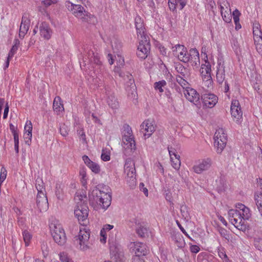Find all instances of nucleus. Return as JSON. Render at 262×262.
<instances>
[{"instance_id":"nucleus-1","label":"nucleus","mask_w":262,"mask_h":262,"mask_svg":"<svg viewBox=\"0 0 262 262\" xmlns=\"http://www.w3.org/2000/svg\"><path fill=\"white\" fill-rule=\"evenodd\" d=\"M108 190V187H103V190L98 188L93 189L89 194L90 203L92 205L96 203L102 209L106 210L110 206L112 200V196Z\"/></svg>"},{"instance_id":"nucleus-2","label":"nucleus","mask_w":262,"mask_h":262,"mask_svg":"<svg viewBox=\"0 0 262 262\" xmlns=\"http://www.w3.org/2000/svg\"><path fill=\"white\" fill-rule=\"evenodd\" d=\"M122 141L124 144L123 153L126 156L131 155L136 149V143L129 125L124 126Z\"/></svg>"},{"instance_id":"nucleus-3","label":"nucleus","mask_w":262,"mask_h":262,"mask_svg":"<svg viewBox=\"0 0 262 262\" xmlns=\"http://www.w3.org/2000/svg\"><path fill=\"white\" fill-rule=\"evenodd\" d=\"M108 245L111 258L113 262H124L125 260L124 252L116 240V236L109 235Z\"/></svg>"},{"instance_id":"nucleus-4","label":"nucleus","mask_w":262,"mask_h":262,"mask_svg":"<svg viewBox=\"0 0 262 262\" xmlns=\"http://www.w3.org/2000/svg\"><path fill=\"white\" fill-rule=\"evenodd\" d=\"M49 227L51 234L55 242L60 246L64 245L67 241V236L59 222L56 220L52 221Z\"/></svg>"},{"instance_id":"nucleus-5","label":"nucleus","mask_w":262,"mask_h":262,"mask_svg":"<svg viewBox=\"0 0 262 262\" xmlns=\"http://www.w3.org/2000/svg\"><path fill=\"white\" fill-rule=\"evenodd\" d=\"M90 232L85 228L80 229L78 235L75 237L79 245V249L83 251L89 250L91 248L92 244L90 242Z\"/></svg>"},{"instance_id":"nucleus-6","label":"nucleus","mask_w":262,"mask_h":262,"mask_svg":"<svg viewBox=\"0 0 262 262\" xmlns=\"http://www.w3.org/2000/svg\"><path fill=\"white\" fill-rule=\"evenodd\" d=\"M124 172L126 174V181L130 187H134L136 184V169L135 163L130 158L126 160L124 165Z\"/></svg>"},{"instance_id":"nucleus-7","label":"nucleus","mask_w":262,"mask_h":262,"mask_svg":"<svg viewBox=\"0 0 262 262\" xmlns=\"http://www.w3.org/2000/svg\"><path fill=\"white\" fill-rule=\"evenodd\" d=\"M229 220L232 224L239 230H245L246 226L238 209H231L228 211Z\"/></svg>"},{"instance_id":"nucleus-8","label":"nucleus","mask_w":262,"mask_h":262,"mask_svg":"<svg viewBox=\"0 0 262 262\" xmlns=\"http://www.w3.org/2000/svg\"><path fill=\"white\" fill-rule=\"evenodd\" d=\"M139 45L138 46L137 50V56L142 59H145L149 53L150 49V44L148 37L144 38H139Z\"/></svg>"},{"instance_id":"nucleus-9","label":"nucleus","mask_w":262,"mask_h":262,"mask_svg":"<svg viewBox=\"0 0 262 262\" xmlns=\"http://www.w3.org/2000/svg\"><path fill=\"white\" fill-rule=\"evenodd\" d=\"M230 112L233 120L237 123H241L243 120V112L238 100H232Z\"/></svg>"},{"instance_id":"nucleus-10","label":"nucleus","mask_w":262,"mask_h":262,"mask_svg":"<svg viewBox=\"0 0 262 262\" xmlns=\"http://www.w3.org/2000/svg\"><path fill=\"white\" fill-rule=\"evenodd\" d=\"M212 160L210 158H206L199 161L193 166L194 172L198 174L202 173L203 171L208 170L212 165Z\"/></svg>"},{"instance_id":"nucleus-11","label":"nucleus","mask_w":262,"mask_h":262,"mask_svg":"<svg viewBox=\"0 0 262 262\" xmlns=\"http://www.w3.org/2000/svg\"><path fill=\"white\" fill-rule=\"evenodd\" d=\"M65 5L67 9L78 18H82L84 17L86 11L82 6L74 4L69 1H67Z\"/></svg>"},{"instance_id":"nucleus-12","label":"nucleus","mask_w":262,"mask_h":262,"mask_svg":"<svg viewBox=\"0 0 262 262\" xmlns=\"http://www.w3.org/2000/svg\"><path fill=\"white\" fill-rule=\"evenodd\" d=\"M205 91V93L202 94L201 99L204 106L208 108H212L217 103L218 98L214 95Z\"/></svg>"},{"instance_id":"nucleus-13","label":"nucleus","mask_w":262,"mask_h":262,"mask_svg":"<svg viewBox=\"0 0 262 262\" xmlns=\"http://www.w3.org/2000/svg\"><path fill=\"white\" fill-rule=\"evenodd\" d=\"M88 212L89 208L86 204L77 205V207L74 211V214L81 224H82L81 222H84L87 220Z\"/></svg>"},{"instance_id":"nucleus-14","label":"nucleus","mask_w":262,"mask_h":262,"mask_svg":"<svg viewBox=\"0 0 262 262\" xmlns=\"http://www.w3.org/2000/svg\"><path fill=\"white\" fill-rule=\"evenodd\" d=\"M186 99L195 105H200V96L197 91L192 88H188L184 93Z\"/></svg>"},{"instance_id":"nucleus-15","label":"nucleus","mask_w":262,"mask_h":262,"mask_svg":"<svg viewBox=\"0 0 262 262\" xmlns=\"http://www.w3.org/2000/svg\"><path fill=\"white\" fill-rule=\"evenodd\" d=\"M188 60L187 62H189L190 64L193 68H197L200 64V60L199 53L196 49H191L189 51V54L187 55Z\"/></svg>"},{"instance_id":"nucleus-16","label":"nucleus","mask_w":262,"mask_h":262,"mask_svg":"<svg viewBox=\"0 0 262 262\" xmlns=\"http://www.w3.org/2000/svg\"><path fill=\"white\" fill-rule=\"evenodd\" d=\"M125 80H127L126 83V90L128 92V96L131 98H135L137 94L136 92V85L134 80L131 74L127 73L124 78Z\"/></svg>"},{"instance_id":"nucleus-17","label":"nucleus","mask_w":262,"mask_h":262,"mask_svg":"<svg viewBox=\"0 0 262 262\" xmlns=\"http://www.w3.org/2000/svg\"><path fill=\"white\" fill-rule=\"evenodd\" d=\"M36 205L40 212L47 210L49 204L46 193H41L37 194Z\"/></svg>"},{"instance_id":"nucleus-18","label":"nucleus","mask_w":262,"mask_h":262,"mask_svg":"<svg viewBox=\"0 0 262 262\" xmlns=\"http://www.w3.org/2000/svg\"><path fill=\"white\" fill-rule=\"evenodd\" d=\"M141 129L145 137L149 138L155 130V127L152 122L149 120L144 121L141 125Z\"/></svg>"},{"instance_id":"nucleus-19","label":"nucleus","mask_w":262,"mask_h":262,"mask_svg":"<svg viewBox=\"0 0 262 262\" xmlns=\"http://www.w3.org/2000/svg\"><path fill=\"white\" fill-rule=\"evenodd\" d=\"M135 26L138 38L148 37L145 33V28L143 20L139 16H137L135 18Z\"/></svg>"},{"instance_id":"nucleus-20","label":"nucleus","mask_w":262,"mask_h":262,"mask_svg":"<svg viewBox=\"0 0 262 262\" xmlns=\"http://www.w3.org/2000/svg\"><path fill=\"white\" fill-rule=\"evenodd\" d=\"M39 33L40 36L45 39L49 40L51 38L52 31L48 23L42 22L40 24Z\"/></svg>"},{"instance_id":"nucleus-21","label":"nucleus","mask_w":262,"mask_h":262,"mask_svg":"<svg viewBox=\"0 0 262 262\" xmlns=\"http://www.w3.org/2000/svg\"><path fill=\"white\" fill-rule=\"evenodd\" d=\"M133 250L135 252V256L141 257L145 255L147 253L146 246L141 242H134Z\"/></svg>"},{"instance_id":"nucleus-22","label":"nucleus","mask_w":262,"mask_h":262,"mask_svg":"<svg viewBox=\"0 0 262 262\" xmlns=\"http://www.w3.org/2000/svg\"><path fill=\"white\" fill-rule=\"evenodd\" d=\"M236 207L242 214V217L245 223V221L248 220L251 216L250 209L242 203L237 204Z\"/></svg>"},{"instance_id":"nucleus-23","label":"nucleus","mask_w":262,"mask_h":262,"mask_svg":"<svg viewBox=\"0 0 262 262\" xmlns=\"http://www.w3.org/2000/svg\"><path fill=\"white\" fill-rule=\"evenodd\" d=\"M24 138L26 144L30 145L31 143V139L32 137V124L31 121H27L26 123L25 127Z\"/></svg>"},{"instance_id":"nucleus-24","label":"nucleus","mask_w":262,"mask_h":262,"mask_svg":"<svg viewBox=\"0 0 262 262\" xmlns=\"http://www.w3.org/2000/svg\"><path fill=\"white\" fill-rule=\"evenodd\" d=\"M84 58L85 60H88L90 62L94 63L97 66L100 65L101 63L98 54L97 53L95 54L94 52L91 50L88 51ZM84 61H86V60H84Z\"/></svg>"},{"instance_id":"nucleus-25","label":"nucleus","mask_w":262,"mask_h":262,"mask_svg":"<svg viewBox=\"0 0 262 262\" xmlns=\"http://www.w3.org/2000/svg\"><path fill=\"white\" fill-rule=\"evenodd\" d=\"M30 26V21L27 18H22L21 23L20 25L19 36L23 38L27 33Z\"/></svg>"},{"instance_id":"nucleus-26","label":"nucleus","mask_w":262,"mask_h":262,"mask_svg":"<svg viewBox=\"0 0 262 262\" xmlns=\"http://www.w3.org/2000/svg\"><path fill=\"white\" fill-rule=\"evenodd\" d=\"M202 88L205 91H209L213 87V80L210 75H206L203 76L202 78Z\"/></svg>"},{"instance_id":"nucleus-27","label":"nucleus","mask_w":262,"mask_h":262,"mask_svg":"<svg viewBox=\"0 0 262 262\" xmlns=\"http://www.w3.org/2000/svg\"><path fill=\"white\" fill-rule=\"evenodd\" d=\"M214 140L221 141L223 142L222 143L223 145H224L223 144H225V143H227V136L223 128H220L216 130L214 136Z\"/></svg>"},{"instance_id":"nucleus-28","label":"nucleus","mask_w":262,"mask_h":262,"mask_svg":"<svg viewBox=\"0 0 262 262\" xmlns=\"http://www.w3.org/2000/svg\"><path fill=\"white\" fill-rule=\"evenodd\" d=\"M83 16L82 18H80L83 22H86L92 25H95L97 23L96 17L87 11H85Z\"/></svg>"},{"instance_id":"nucleus-29","label":"nucleus","mask_w":262,"mask_h":262,"mask_svg":"<svg viewBox=\"0 0 262 262\" xmlns=\"http://www.w3.org/2000/svg\"><path fill=\"white\" fill-rule=\"evenodd\" d=\"M219 68L216 72V80L220 84L223 83L225 78V73L224 67L221 64H219Z\"/></svg>"},{"instance_id":"nucleus-30","label":"nucleus","mask_w":262,"mask_h":262,"mask_svg":"<svg viewBox=\"0 0 262 262\" xmlns=\"http://www.w3.org/2000/svg\"><path fill=\"white\" fill-rule=\"evenodd\" d=\"M136 228V232L140 237H145L148 233V230L144 223H138Z\"/></svg>"},{"instance_id":"nucleus-31","label":"nucleus","mask_w":262,"mask_h":262,"mask_svg":"<svg viewBox=\"0 0 262 262\" xmlns=\"http://www.w3.org/2000/svg\"><path fill=\"white\" fill-rule=\"evenodd\" d=\"M211 64L207 61H205V64H202L200 69V73L202 78L203 76L211 74Z\"/></svg>"},{"instance_id":"nucleus-32","label":"nucleus","mask_w":262,"mask_h":262,"mask_svg":"<svg viewBox=\"0 0 262 262\" xmlns=\"http://www.w3.org/2000/svg\"><path fill=\"white\" fill-rule=\"evenodd\" d=\"M36 188L37 190V194L41 193H46L45 185L42 180L40 178H37L36 180Z\"/></svg>"},{"instance_id":"nucleus-33","label":"nucleus","mask_w":262,"mask_h":262,"mask_svg":"<svg viewBox=\"0 0 262 262\" xmlns=\"http://www.w3.org/2000/svg\"><path fill=\"white\" fill-rule=\"evenodd\" d=\"M107 103L113 109H117L119 107V103L115 96L113 94L108 96Z\"/></svg>"},{"instance_id":"nucleus-34","label":"nucleus","mask_w":262,"mask_h":262,"mask_svg":"<svg viewBox=\"0 0 262 262\" xmlns=\"http://www.w3.org/2000/svg\"><path fill=\"white\" fill-rule=\"evenodd\" d=\"M253 39L256 51L262 55V36L254 37Z\"/></svg>"},{"instance_id":"nucleus-35","label":"nucleus","mask_w":262,"mask_h":262,"mask_svg":"<svg viewBox=\"0 0 262 262\" xmlns=\"http://www.w3.org/2000/svg\"><path fill=\"white\" fill-rule=\"evenodd\" d=\"M57 99L60 100L59 97H57L54 99L53 105V108L55 112H56L57 114L60 113V112H62L64 110L63 104H62L60 102H58Z\"/></svg>"},{"instance_id":"nucleus-36","label":"nucleus","mask_w":262,"mask_h":262,"mask_svg":"<svg viewBox=\"0 0 262 262\" xmlns=\"http://www.w3.org/2000/svg\"><path fill=\"white\" fill-rule=\"evenodd\" d=\"M75 200L76 202L77 205H83L86 204L87 197L85 194H77L75 196Z\"/></svg>"},{"instance_id":"nucleus-37","label":"nucleus","mask_w":262,"mask_h":262,"mask_svg":"<svg viewBox=\"0 0 262 262\" xmlns=\"http://www.w3.org/2000/svg\"><path fill=\"white\" fill-rule=\"evenodd\" d=\"M254 200L257 209L262 216V195L258 193L255 194L254 195Z\"/></svg>"},{"instance_id":"nucleus-38","label":"nucleus","mask_w":262,"mask_h":262,"mask_svg":"<svg viewBox=\"0 0 262 262\" xmlns=\"http://www.w3.org/2000/svg\"><path fill=\"white\" fill-rule=\"evenodd\" d=\"M167 84L165 80H162L154 83V88L156 90L159 91V93H162L164 92L163 88Z\"/></svg>"},{"instance_id":"nucleus-39","label":"nucleus","mask_w":262,"mask_h":262,"mask_svg":"<svg viewBox=\"0 0 262 262\" xmlns=\"http://www.w3.org/2000/svg\"><path fill=\"white\" fill-rule=\"evenodd\" d=\"M180 158V156L176 157L171 156V158H170L171 165L172 167L176 170H179L181 166V161Z\"/></svg>"},{"instance_id":"nucleus-40","label":"nucleus","mask_w":262,"mask_h":262,"mask_svg":"<svg viewBox=\"0 0 262 262\" xmlns=\"http://www.w3.org/2000/svg\"><path fill=\"white\" fill-rule=\"evenodd\" d=\"M185 48L183 45H176L174 47L172 48V51L174 56H177L178 58L180 56L183 50Z\"/></svg>"},{"instance_id":"nucleus-41","label":"nucleus","mask_w":262,"mask_h":262,"mask_svg":"<svg viewBox=\"0 0 262 262\" xmlns=\"http://www.w3.org/2000/svg\"><path fill=\"white\" fill-rule=\"evenodd\" d=\"M23 236L26 246H28L32 238V234L27 230H25L23 232Z\"/></svg>"},{"instance_id":"nucleus-42","label":"nucleus","mask_w":262,"mask_h":262,"mask_svg":"<svg viewBox=\"0 0 262 262\" xmlns=\"http://www.w3.org/2000/svg\"><path fill=\"white\" fill-rule=\"evenodd\" d=\"M223 20L227 23H229L231 21L232 15L231 9L229 11L225 10L224 12H221Z\"/></svg>"},{"instance_id":"nucleus-43","label":"nucleus","mask_w":262,"mask_h":262,"mask_svg":"<svg viewBox=\"0 0 262 262\" xmlns=\"http://www.w3.org/2000/svg\"><path fill=\"white\" fill-rule=\"evenodd\" d=\"M180 211L183 218L188 220L190 217V215L187 206L185 205H182L181 206Z\"/></svg>"},{"instance_id":"nucleus-44","label":"nucleus","mask_w":262,"mask_h":262,"mask_svg":"<svg viewBox=\"0 0 262 262\" xmlns=\"http://www.w3.org/2000/svg\"><path fill=\"white\" fill-rule=\"evenodd\" d=\"M253 37L262 36V32L260 29V25L258 23H255L253 25Z\"/></svg>"},{"instance_id":"nucleus-45","label":"nucleus","mask_w":262,"mask_h":262,"mask_svg":"<svg viewBox=\"0 0 262 262\" xmlns=\"http://www.w3.org/2000/svg\"><path fill=\"white\" fill-rule=\"evenodd\" d=\"M222 143L223 142L219 140H214V144L215 148H216V151L217 153H221L226 145L227 143L223 144L224 145H222Z\"/></svg>"},{"instance_id":"nucleus-46","label":"nucleus","mask_w":262,"mask_h":262,"mask_svg":"<svg viewBox=\"0 0 262 262\" xmlns=\"http://www.w3.org/2000/svg\"><path fill=\"white\" fill-rule=\"evenodd\" d=\"M69 127L65 124H62L60 125L59 132L63 137H67L69 134Z\"/></svg>"},{"instance_id":"nucleus-47","label":"nucleus","mask_w":262,"mask_h":262,"mask_svg":"<svg viewBox=\"0 0 262 262\" xmlns=\"http://www.w3.org/2000/svg\"><path fill=\"white\" fill-rule=\"evenodd\" d=\"M188 54L189 52H187V49L185 47V48L183 50L180 56H179V59L182 62L186 63L187 62V60H188V59H187L188 56L187 55H188Z\"/></svg>"},{"instance_id":"nucleus-48","label":"nucleus","mask_w":262,"mask_h":262,"mask_svg":"<svg viewBox=\"0 0 262 262\" xmlns=\"http://www.w3.org/2000/svg\"><path fill=\"white\" fill-rule=\"evenodd\" d=\"M60 260L61 262H74L66 252H61L59 254Z\"/></svg>"},{"instance_id":"nucleus-49","label":"nucleus","mask_w":262,"mask_h":262,"mask_svg":"<svg viewBox=\"0 0 262 262\" xmlns=\"http://www.w3.org/2000/svg\"><path fill=\"white\" fill-rule=\"evenodd\" d=\"M88 167L92 170L93 172L96 173H99L100 170L99 166L93 162L90 163V164L88 166Z\"/></svg>"},{"instance_id":"nucleus-50","label":"nucleus","mask_w":262,"mask_h":262,"mask_svg":"<svg viewBox=\"0 0 262 262\" xmlns=\"http://www.w3.org/2000/svg\"><path fill=\"white\" fill-rule=\"evenodd\" d=\"M185 78V77L180 75L177 76L176 77L177 81L183 87L186 86L188 84Z\"/></svg>"},{"instance_id":"nucleus-51","label":"nucleus","mask_w":262,"mask_h":262,"mask_svg":"<svg viewBox=\"0 0 262 262\" xmlns=\"http://www.w3.org/2000/svg\"><path fill=\"white\" fill-rule=\"evenodd\" d=\"M168 6L170 10L172 11L176 10L177 6L179 7L176 0H169Z\"/></svg>"},{"instance_id":"nucleus-52","label":"nucleus","mask_w":262,"mask_h":262,"mask_svg":"<svg viewBox=\"0 0 262 262\" xmlns=\"http://www.w3.org/2000/svg\"><path fill=\"white\" fill-rule=\"evenodd\" d=\"M254 246L259 250L262 251V238H257L254 240Z\"/></svg>"},{"instance_id":"nucleus-53","label":"nucleus","mask_w":262,"mask_h":262,"mask_svg":"<svg viewBox=\"0 0 262 262\" xmlns=\"http://www.w3.org/2000/svg\"><path fill=\"white\" fill-rule=\"evenodd\" d=\"M229 6L230 4L227 1H223L220 5L221 12H224L225 10L228 11Z\"/></svg>"},{"instance_id":"nucleus-54","label":"nucleus","mask_w":262,"mask_h":262,"mask_svg":"<svg viewBox=\"0 0 262 262\" xmlns=\"http://www.w3.org/2000/svg\"><path fill=\"white\" fill-rule=\"evenodd\" d=\"M57 3V0H44L41 2V4L45 7H48L53 4H55Z\"/></svg>"},{"instance_id":"nucleus-55","label":"nucleus","mask_w":262,"mask_h":262,"mask_svg":"<svg viewBox=\"0 0 262 262\" xmlns=\"http://www.w3.org/2000/svg\"><path fill=\"white\" fill-rule=\"evenodd\" d=\"M241 15V13L237 9H235L232 13L234 23H238V20H239V16Z\"/></svg>"},{"instance_id":"nucleus-56","label":"nucleus","mask_w":262,"mask_h":262,"mask_svg":"<svg viewBox=\"0 0 262 262\" xmlns=\"http://www.w3.org/2000/svg\"><path fill=\"white\" fill-rule=\"evenodd\" d=\"M177 71L181 75V76L187 78V75L185 74L186 69L183 66L180 65L177 67Z\"/></svg>"},{"instance_id":"nucleus-57","label":"nucleus","mask_w":262,"mask_h":262,"mask_svg":"<svg viewBox=\"0 0 262 262\" xmlns=\"http://www.w3.org/2000/svg\"><path fill=\"white\" fill-rule=\"evenodd\" d=\"M112 46L114 50L116 49L117 50H118L121 48L122 45L119 41L114 40L112 42Z\"/></svg>"},{"instance_id":"nucleus-58","label":"nucleus","mask_w":262,"mask_h":262,"mask_svg":"<svg viewBox=\"0 0 262 262\" xmlns=\"http://www.w3.org/2000/svg\"><path fill=\"white\" fill-rule=\"evenodd\" d=\"M17 50L18 48L16 47V46H13L8 54V57L9 58H12L14 55L16 53Z\"/></svg>"},{"instance_id":"nucleus-59","label":"nucleus","mask_w":262,"mask_h":262,"mask_svg":"<svg viewBox=\"0 0 262 262\" xmlns=\"http://www.w3.org/2000/svg\"><path fill=\"white\" fill-rule=\"evenodd\" d=\"M176 223L178 225V226L179 227L180 229L181 230V231L187 236L188 237L189 239H190L191 240L193 241V239L190 237V236L188 235V234L187 233V232L186 231V230L184 229V228L182 226V225H181V224L180 223V222L177 220L176 221Z\"/></svg>"},{"instance_id":"nucleus-60","label":"nucleus","mask_w":262,"mask_h":262,"mask_svg":"<svg viewBox=\"0 0 262 262\" xmlns=\"http://www.w3.org/2000/svg\"><path fill=\"white\" fill-rule=\"evenodd\" d=\"M101 159L104 161H108L110 160V155L109 153L104 152V150H103L101 156Z\"/></svg>"},{"instance_id":"nucleus-61","label":"nucleus","mask_w":262,"mask_h":262,"mask_svg":"<svg viewBox=\"0 0 262 262\" xmlns=\"http://www.w3.org/2000/svg\"><path fill=\"white\" fill-rule=\"evenodd\" d=\"M190 250L192 253H196L199 252L200 248L197 245H190Z\"/></svg>"},{"instance_id":"nucleus-62","label":"nucleus","mask_w":262,"mask_h":262,"mask_svg":"<svg viewBox=\"0 0 262 262\" xmlns=\"http://www.w3.org/2000/svg\"><path fill=\"white\" fill-rule=\"evenodd\" d=\"M177 4L179 6V8L180 10H182L184 7L186 6L187 1L186 0H176Z\"/></svg>"},{"instance_id":"nucleus-63","label":"nucleus","mask_w":262,"mask_h":262,"mask_svg":"<svg viewBox=\"0 0 262 262\" xmlns=\"http://www.w3.org/2000/svg\"><path fill=\"white\" fill-rule=\"evenodd\" d=\"M168 152L170 157V158L172 157H176L179 156V155L176 154V150L174 148L172 147H168Z\"/></svg>"},{"instance_id":"nucleus-64","label":"nucleus","mask_w":262,"mask_h":262,"mask_svg":"<svg viewBox=\"0 0 262 262\" xmlns=\"http://www.w3.org/2000/svg\"><path fill=\"white\" fill-rule=\"evenodd\" d=\"M80 176L81 177V179H82V183H83V185H84L85 183H86V179H85V177H86V172L84 170L82 169V170H81L80 171Z\"/></svg>"}]
</instances>
